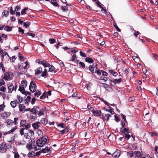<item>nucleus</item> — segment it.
Listing matches in <instances>:
<instances>
[{"mask_svg":"<svg viewBox=\"0 0 158 158\" xmlns=\"http://www.w3.org/2000/svg\"><path fill=\"white\" fill-rule=\"evenodd\" d=\"M49 142L48 137L46 136H44L39 139L36 141V143L38 146L42 147L45 144L48 143Z\"/></svg>","mask_w":158,"mask_h":158,"instance_id":"f257e3e1","label":"nucleus"},{"mask_svg":"<svg viewBox=\"0 0 158 158\" xmlns=\"http://www.w3.org/2000/svg\"><path fill=\"white\" fill-rule=\"evenodd\" d=\"M120 132L125 135V137L127 139H128L130 138V135L128 134L130 133V131L128 128L122 127L120 129Z\"/></svg>","mask_w":158,"mask_h":158,"instance_id":"f03ea898","label":"nucleus"},{"mask_svg":"<svg viewBox=\"0 0 158 158\" xmlns=\"http://www.w3.org/2000/svg\"><path fill=\"white\" fill-rule=\"evenodd\" d=\"M20 127H23V128H25L27 130L30 127V125L28 123L26 120H21L20 123Z\"/></svg>","mask_w":158,"mask_h":158,"instance_id":"7ed1b4c3","label":"nucleus"},{"mask_svg":"<svg viewBox=\"0 0 158 158\" xmlns=\"http://www.w3.org/2000/svg\"><path fill=\"white\" fill-rule=\"evenodd\" d=\"M9 148L6 144L4 143L0 144V152L2 153L6 152Z\"/></svg>","mask_w":158,"mask_h":158,"instance_id":"20e7f679","label":"nucleus"},{"mask_svg":"<svg viewBox=\"0 0 158 158\" xmlns=\"http://www.w3.org/2000/svg\"><path fill=\"white\" fill-rule=\"evenodd\" d=\"M29 89L32 92H34L36 91V85L34 82L31 81L29 86Z\"/></svg>","mask_w":158,"mask_h":158,"instance_id":"39448f33","label":"nucleus"},{"mask_svg":"<svg viewBox=\"0 0 158 158\" xmlns=\"http://www.w3.org/2000/svg\"><path fill=\"white\" fill-rule=\"evenodd\" d=\"M17 87V86L16 85L14 86L13 84H11L8 87V93H11L14 90L16 91Z\"/></svg>","mask_w":158,"mask_h":158,"instance_id":"423d86ee","label":"nucleus"},{"mask_svg":"<svg viewBox=\"0 0 158 158\" xmlns=\"http://www.w3.org/2000/svg\"><path fill=\"white\" fill-rule=\"evenodd\" d=\"M39 107L37 106H35L30 110V112L34 114H36L38 113Z\"/></svg>","mask_w":158,"mask_h":158,"instance_id":"0eeeda50","label":"nucleus"},{"mask_svg":"<svg viewBox=\"0 0 158 158\" xmlns=\"http://www.w3.org/2000/svg\"><path fill=\"white\" fill-rule=\"evenodd\" d=\"M111 116V115L109 114H105L104 116L102 115V118L103 120V121H107L109 119V118Z\"/></svg>","mask_w":158,"mask_h":158,"instance_id":"6e6552de","label":"nucleus"},{"mask_svg":"<svg viewBox=\"0 0 158 158\" xmlns=\"http://www.w3.org/2000/svg\"><path fill=\"white\" fill-rule=\"evenodd\" d=\"M20 7L18 6H15V11L16 12L15 14L17 16H20V13L19 12H18V11H19L20 10Z\"/></svg>","mask_w":158,"mask_h":158,"instance_id":"1a4fd4ad","label":"nucleus"},{"mask_svg":"<svg viewBox=\"0 0 158 158\" xmlns=\"http://www.w3.org/2000/svg\"><path fill=\"white\" fill-rule=\"evenodd\" d=\"M120 152L119 150H117L112 154V156L115 158H118L120 155Z\"/></svg>","mask_w":158,"mask_h":158,"instance_id":"9d476101","label":"nucleus"},{"mask_svg":"<svg viewBox=\"0 0 158 158\" xmlns=\"http://www.w3.org/2000/svg\"><path fill=\"white\" fill-rule=\"evenodd\" d=\"M40 122H37L33 123L32 124V126L34 129H38L40 127Z\"/></svg>","mask_w":158,"mask_h":158,"instance_id":"9b49d317","label":"nucleus"},{"mask_svg":"<svg viewBox=\"0 0 158 158\" xmlns=\"http://www.w3.org/2000/svg\"><path fill=\"white\" fill-rule=\"evenodd\" d=\"M41 152H42L44 153H46L47 152L48 153H50L51 152L50 148L48 146L46 147L45 148H43L41 150Z\"/></svg>","mask_w":158,"mask_h":158,"instance_id":"f8f14e48","label":"nucleus"},{"mask_svg":"<svg viewBox=\"0 0 158 158\" xmlns=\"http://www.w3.org/2000/svg\"><path fill=\"white\" fill-rule=\"evenodd\" d=\"M11 114V113L9 112H4L2 114V116L4 118H6L8 117Z\"/></svg>","mask_w":158,"mask_h":158,"instance_id":"ddd939ff","label":"nucleus"},{"mask_svg":"<svg viewBox=\"0 0 158 158\" xmlns=\"http://www.w3.org/2000/svg\"><path fill=\"white\" fill-rule=\"evenodd\" d=\"M92 112L93 114L95 116H100L101 111L100 110H93Z\"/></svg>","mask_w":158,"mask_h":158,"instance_id":"4468645a","label":"nucleus"},{"mask_svg":"<svg viewBox=\"0 0 158 158\" xmlns=\"http://www.w3.org/2000/svg\"><path fill=\"white\" fill-rule=\"evenodd\" d=\"M50 3L54 6L57 7H59V4L57 3L56 0H51Z\"/></svg>","mask_w":158,"mask_h":158,"instance_id":"2eb2a0df","label":"nucleus"},{"mask_svg":"<svg viewBox=\"0 0 158 158\" xmlns=\"http://www.w3.org/2000/svg\"><path fill=\"white\" fill-rule=\"evenodd\" d=\"M49 71L50 72H53L54 73H55L57 72V71L54 70L55 68L52 65H50L49 66Z\"/></svg>","mask_w":158,"mask_h":158,"instance_id":"dca6fc26","label":"nucleus"},{"mask_svg":"<svg viewBox=\"0 0 158 158\" xmlns=\"http://www.w3.org/2000/svg\"><path fill=\"white\" fill-rule=\"evenodd\" d=\"M3 78L6 80H9L10 79V74L9 73H6L4 74Z\"/></svg>","mask_w":158,"mask_h":158,"instance_id":"f3484780","label":"nucleus"},{"mask_svg":"<svg viewBox=\"0 0 158 158\" xmlns=\"http://www.w3.org/2000/svg\"><path fill=\"white\" fill-rule=\"evenodd\" d=\"M122 79L119 78L118 79H115L113 80V83L114 85H115L117 83H120L122 81Z\"/></svg>","mask_w":158,"mask_h":158,"instance_id":"a211bd4d","label":"nucleus"},{"mask_svg":"<svg viewBox=\"0 0 158 158\" xmlns=\"http://www.w3.org/2000/svg\"><path fill=\"white\" fill-rule=\"evenodd\" d=\"M25 87H23L20 85L19 86V90L23 94H25Z\"/></svg>","mask_w":158,"mask_h":158,"instance_id":"6ab92c4d","label":"nucleus"},{"mask_svg":"<svg viewBox=\"0 0 158 158\" xmlns=\"http://www.w3.org/2000/svg\"><path fill=\"white\" fill-rule=\"evenodd\" d=\"M38 111V114L39 117H40L44 114V110L42 109H40L39 108Z\"/></svg>","mask_w":158,"mask_h":158,"instance_id":"aec40b11","label":"nucleus"},{"mask_svg":"<svg viewBox=\"0 0 158 158\" xmlns=\"http://www.w3.org/2000/svg\"><path fill=\"white\" fill-rule=\"evenodd\" d=\"M6 123L7 125L10 126H12L14 124L13 120L10 119H7L6 121Z\"/></svg>","mask_w":158,"mask_h":158,"instance_id":"412c9836","label":"nucleus"},{"mask_svg":"<svg viewBox=\"0 0 158 158\" xmlns=\"http://www.w3.org/2000/svg\"><path fill=\"white\" fill-rule=\"evenodd\" d=\"M40 63L44 65L45 67H47L49 65V64L45 60L41 61L40 62Z\"/></svg>","mask_w":158,"mask_h":158,"instance_id":"4be33fe9","label":"nucleus"},{"mask_svg":"<svg viewBox=\"0 0 158 158\" xmlns=\"http://www.w3.org/2000/svg\"><path fill=\"white\" fill-rule=\"evenodd\" d=\"M21 86L26 88L27 85V82L25 80H23L21 81Z\"/></svg>","mask_w":158,"mask_h":158,"instance_id":"5701e85b","label":"nucleus"},{"mask_svg":"<svg viewBox=\"0 0 158 158\" xmlns=\"http://www.w3.org/2000/svg\"><path fill=\"white\" fill-rule=\"evenodd\" d=\"M42 69L41 67L39 68L38 69H37L35 70V74H40L42 71Z\"/></svg>","mask_w":158,"mask_h":158,"instance_id":"b1692460","label":"nucleus"},{"mask_svg":"<svg viewBox=\"0 0 158 158\" xmlns=\"http://www.w3.org/2000/svg\"><path fill=\"white\" fill-rule=\"evenodd\" d=\"M85 61L89 63H93L94 62L93 60L90 58L87 57L85 58Z\"/></svg>","mask_w":158,"mask_h":158,"instance_id":"393cba45","label":"nucleus"},{"mask_svg":"<svg viewBox=\"0 0 158 158\" xmlns=\"http://www.w3.org/2000/svg\"><path fill=\"white\" fill-rule=\"evenodd\" d=\"M25 108V106L23 104H20L19 106V110L20 112H22Z\"/></svg>","mask_w":158,"mask_h":158,"instance_id":"a878e982","label":"nucleus"},{"mask_svg":"<svg viewBox=\"0 0 158 158\" xmlns=\"http://www.w3.org/2000/svg\"><path fill=\"white\" fill-rule=\"evenodd\" d=\"M10 104L11 106L13 108H15L17 105L16 102L15 101H12L11 102Z\"/></svg>","mask_w":158,"mask_h":158,"instance_id":"bb28decb","label":"nucleus"},{"mask_svg":"<svg viewBox=\"0 0 158 158\" xmlns=\"http://www.w3.org/2000/svg\"><path fill=\"white\" fill-rule=\"evenodd\" d=\"M89 69L90 71L92 73H94V65H90L89 66Z\"/></svg>","mask_w":158,"mask_h":158,"instance_id":"cd10ccee","label":"nucleus"},{"mask_svg":"<svg viewBox=\"0 0 158 158\" xmlns=\"http://www.w3.org/2000/svg\"><path fill=\"white\" fill-rule=\"evenodd\" d=\"M17 127L16 126L13 127L11 130L8 131V133H13L17 129Z\"/></svg>","mask_w":158,"mask_h":158,"instance_id":"c85d7f7f","label":"nucleus"},{"mask_svg":"<svg viewBox=\"0 0 158 158\" xmlns=\"http://www.w3.org/2000/svg\"><path fill=\"white\" fill-rule=\"evenodd\" d=\"M12 28L8 26H6L4 29V30L7 31H11Z\"/></svg>","mask_w":158,"mask_h":158,"instance_id":"c756f323","label":"nucleus"},{"mask_svg":"<svg viewBox=\"0 0 158 158\" xmlns=\"http://www.w3.org/2000/svg\"><path fill=\"white\" fill-rule=\"evenodd\" d=\"M77 58V57L76 55V54H73V55H72V57L69 61H75Z\"/></svg>","mask_w":158,"mask_h":158,"instance_id":"7c9ffc66","label":"nucleus"},{"mask_svg":"<svg viewBox=\"0 0 158 158\" xmlns=\"http://www.w3.org/2000/svg\"><path fill=\"white\" fill-rule=\"evenodd\" d=\"M41 94V92L39 90H37L35 93L34 95L35 97H38Z\"/></svg>","mask_w":158,"mask_h":158,"instance_id":"2f4dec72","label":"nucleus"},{"mask_svg":"<svg viewBox=\"0 0 158 158\" xmlns=\"http://www.w3.org/2000/svg\"><path fill=\"white\" fill-rule=\"evenodd\" d=\"M109 71L110 73H111L112 74H113V75H114V76H116L118 74L117 73V72L114 71L113 70H109Z\"/></svg>","mask_w":158,"mask_h":158,"instance_id":"473e14b6","label":"nucleus"},{"mask_svg":"<svg viewBox=\"0 0 158 158\" xmlns=\"http://www.w3.org/2000/svg\"><path fill=\"white\" fill-rule=\"evenodd\" d=\"M47 70L45 69L44 71L42 72V74H41V76L42 77H45L47 75Z\"/></svg>","mask_w":158,"mask_h":158,"instance_id":"72a5a7b5","label":"nucleus"},{"mask_svg":"<svg viewBox=\"0 0 158 158\" xmlns=\"http://www.w3.org/2000/svg\"><path fill=\"white\" fill-rule=\"evenodd\" d=\"M26 147L29 151L32 148V145L31 144L27 143L26 145Z\"/></svg>","mask_w":158,"mask_h":158,"instance_id":"f704fd0d","label":"nucleus"},{"mask_svg":"<svg viewBox=\"0 0 158 158\" xmlns=\"http://www.w3.org/2000/svg\"><path fill=\"white\" fill-rule=\"evenodd\" d=\"M18 120L19 118H18L15 117L14 118V120L13 121V122L15 125H16L18 124Z\"/></svg>","mask_w":158,"mask_h":158,"instance_id":"c9c22d12","label":"nucleus"},{"mask_svg":"<svg viewBox=\"0 0 158 158\" xmlns=\"http://www.w3.org/2000/svg\"><path fill=\"white\" fill-rule=\"evenodd\" d=\"M17 98L19 102L21 103L23 102V98L22 97H20V96L19 95H17Z\"/></svg>","mask_w":158,"mask_h":158,"instance_id":"e433bc0d","label":"nucleus"},{"mask_svg":"<svg viewBox=\"0 0 158 158\" xmlns=\"http://www.w3.org/2000/svg\"><path fill=\"white\" fill-rule=\"evenodd\" d=\"M2 69L3 72L4 73L5 72V69L2 62H1L0 63V69Z\"/></svg>","mask_w":158,"mask_h":158,"instance_id":"4c0bfd02","label":"nucleus"},{"mask_svg":"<svg viewBox=\"0 0 158 158\" xmlns=\"http://www.w3.org/2000/svg\"><path fill=\"white\" fill-rule=\"evenodd\" d=\"M9 12L7 10H4L2 13V15L3 16H5V17H6L7 15H8L9 14Z\"/></svg>","mask_w":158,"mask_h":158,"instance_id":"58836bf2","label":"nucleus"},{"mask_svg":"<svg viewBox=\"0 0 158 158\" xmlns=\"http://www.w3.org/2000/svg\"><path fill=\"white\" fill-rule=\"evenodd\" d=\"M30 23L29 22H27L23 23V25L25 28L28 27L30 25Z\"/></svg>","mask_w":158,"mask_h":158,"instance_id":"ea45409f","label":"nucleus"},{"mask_svg":"<svg viewBox=\"0 0 158 158\" xmlns=\"http://www.w3.org/2000/svg\"><path fill=\"white\" fill-rule=\"evenodd\" d=\"M28 9L27 8H25L24 9H23L21 11V14L22 15H23L24 14H26L27 12L26 10H27Z\"/></svg>","mask_w":158,"mask_h":158,"instance_id":"a19ab883","label":"nucleus"},{"mask_svg":"<svg viewBox=\"0 0 158 158\" xmlns=\"http://www.w3.org/2000/svg\"><path fill=\"white\" fill-rule=\"evenodd\" d=\"M47 120L44 118H42L40 120V122L42 124H46L47 123Z\"/></svg>","mask_w":158,"mask_h":158,"instance_id":"79ce46f5","label":"nucleus"},{"mask_svg":"<svg viewBox=\"0 0 158 158\" xmlns=\"http://www.w3.org/2000/svg\"><path fill=\"white\" fill-rule=\"evenodd\" d=\"M61 9L62 10L64 11H68V9L66 6H61Z\"/></svg>","mask_w":158,"mask_h":158,"instance_id":"37998d69","label":"nucleus"},{"mask_svg":"<svg viewBox=\"0 0 158 158\" xmlns=\"http://www.w3.org/2000/svg\"><path fill=\"white\" fill-rule=\"evenodd\" d=\"M25 129V128H22L20 129L19 132L21 135H23L24 134V130Z\"/></svg>","mask_w":158,"mask_h":158,"instance_id":"c03bdc74","label":"nucleus"},{"mask_svg":"<svg viewBox=\"0 0 158 158\" xmlns=\"http://www.w3.org/2000/svg\"><path fill=\"white\" fill-rule=\"evenodd\" d=\"M79 65L80 67H81L83 68H84L85 67V64L82 62H80L79 63Z\"/></svg>","mask_w":158,"mask_h":158,"instance_id":"a18cd8bd","label":"nucleus"},{"mask_svg":"<svg viewBox=\"0 0 158 158\" xmlns=\"http://www.w3.org/2000/svg\"><path fill=\"white\" fill-rule=\"evenodd\" d=\"M69 131L68 129L66 128L61 131L60 134H63L65 132L67 133Z\"/></svg>","mask_w":158,"mask_h":158,"instance_id":"49530a36","label":"nucleus"},{"mask_svg":"<svg viewBox=\"0 0 158 158\" xmlns=\"http://www.w3.org/2000/svg\"><path fill=\"white\" fill-rule=\"evenodd\" d=\"M49 41L50 44H54L56 42V40L54 39H50Z\"/></svg>","mask_w":158,"mask_h":158,"instance_id":"de8ad7c7","label":"nucleus"},{"mask_svg":"<svg viewBox=\"0 0 158 158\" xmlns=\"http://www.w3.org/2000/svg\"><path fill=\"white\" fill-rule=\"evenodd\" d=\"M128 154V155L129 156V157H132L133 155V153L132 151H130L129 152H127Z\"/></svg>","mask_w":158,"mask_h":158,"instance_id":"09e8293b","label":"nucleus"},{"mask_svg":"<svg viewBox=\"0 0 158 158\" xmlns=\"http://www.w3.org/2000/svg\"><path fill=\"white\" fill-rule=\"evenodd\" d=\"M36 118V116H35L31 115L30 116V119L32 121H34Z\"/></svg>","mask_w":158,"mask_h":158,"instance_id":"8fccbe9b","label":"nucleus"},{"mask_svg":"<svg viewBox=\"0 0 158 158\" xmlns=\"http://www.w3.org/2000/svg\"><path fill=\"white\" fill-rule=\"evenodd\" d=\"M134 154L136 155L137 156L139 157L141 156V153L139 151H135L134 152Z\"/></svg>","mask_w":158,"mask_h":158,"instance_id":"3c124183","label":"nucleus"},{"mask_svg":"<svg viewBox=\"0 0 158 158\" xmlns=\"http://www.w3.org/2000/svg\"><path fill=\"white\" fill-rule=\"evenodd\" d=\"M41 153L40 151L37 152H36V153L34 152V154H35V155H33L34 156H39Z\"/></svg>","mask_w":158,"mask_h":158,"instance_id":"603ef678","label":"nucleus"},{"mask_svg":"<svg viewBox=\"0 0 158 158\" xmlns=\"http://www.w3.org/2000/svg\"><path fill=\"white\" fill-rule=\"evenodd\" d=\"M5 105L4 104L0 105V111H3L4 108L5 107Z\"/></svg>","mask_w":158,"mask_h":158,"instance_id":"864d4df0","label":"nucleus"},{"mask_svg":"<svg viewBox=\"0 0 158 158\" xmlns=\"http://www.w3.org/2000/svg\"><path fill=\"white\" fill-rule=\"evenodd\" d=\"M24 137L27 139H30V136L27 133H25L24 135Z\"/></svg>","mask_w":158,"mask_h":158,"instance_id":"5fc2aeb1","label":"nucleus"},{"mask_svg":"<svg viewBox=\"0 0 158 158\" xmlns=\"http://www.w3.org/2000/svg\"><path fill=\"white\" fill-rule=\"evenodd\" d=\"M80 56L83 57H85L86 56L85 53L83 52L82 51L80 52Z\"/></svg>","mask_w":158,"mask_h":158,"instance_id":"6e6d98bb","label":"nucleus"},{"mask_svg":"<svg viewBox=\"0 0 158 158\" xmlns=\"http://www.w3.org/2000/svg\"><path fill=\"white\" fill-rule=\"evenodd\" d=\"M6 88L4 86H2L0 88V90L2 92H5Z\"/></svg>","mask_w":158,"mask_h":158,"instance_id":"4d7b16f0","label":"nucleus"},{"mask_svg":"<svg viewBox=\"0 0 158 158\" xmlns=\"http://www.w3.org/2000/svg\"><path fill=\"white\" fill-rule=\"evenodd\" d=\"M19 57L20 59V60H21V61H24V58L23 57V56L22 54H20Z\"/></svg>","mask_w":158,"mask_h":158,"instance_id":"13d9d810","label":"nucleus"},{"mask_svg":"<svg viewBox=\"0 0 158 158\" xmlns=\"http://www.w3.org/2000/svg\"><path fill=\"white\" fill-rule=\"evenodd\" d=\"M150 134H151L152 136H157L158 135V133L155 132H154L153 133L152 132H150L149 133Z\"/></svg>","mask_w":158,"mask_h":158,"instance_id":"bf43d9fd","label":"nucleus"},{"mask_svg":"<svg viewBox=\"0 0 158 158\" xmlns=\"http://www.w3.org/2000/svg\"><path fill=\"white\" fill-rule=\"evenodd\" d=\"M15 10H13L12 7H11L10 10V14L12 15H14L15 14Z\"/></svg>","mask_w":158,"mask_h":158,"instance_id":"052dcab7","label":"nucleus"},{"mask_svg":"<svg viewBox=\"0 0 158 158\" xmlns=\"http://www.w3.org/2000/svg\"><path fill=\"white\" fill-rule=\"evenodd\" d=\"M28 131L31 136H33L34 135V132L33 130H29Z\"/></svg>","mask_w":158,"mask_h":158,"instance_id":"680f3d73","label":"nucleus"},{"mask_svg":"<svg viewBox=\"0 0 158 158\" xmlns=\"http://www.w3.org/2000/svg\"><path fill=\"white\" fill-rule=\"evenodd\" d=\"M46 94L44 93L40 97V98L41 99H43L46 98Z\"/></svg>","mask_w":158,"mask_h":158,"instance_id":"e2e57ef3","label":"nucleus"},{"mask_svg":"<svg viewBox=\"0 0 158 158\" xmlns=\"http://www.w3.org/2000/svg\"><path fill=\"white\" fill-rule=\"evenodd\" d=\"M97 69V68L96 69L95 73H97L98 75H100L101 74L100 70L99 69L96 70Z\"/></svg>","mask_w":158,"mask_h":158,"instance_id":"0e129e2a","label":"nucleus"},{"mask_svg":"<svg viewBox=\"0 0 158 158\" xmlns=\"http://www.w3.org/2000/svg\"><path fill=\"white\" fill-rule=\"evenodd\" d=\"M19 31L20 32H21L22 34H23L24 33V30L20 27H19Z\"/></svg>","mask_w":158,"mask_h":158,"instance_id":"69168bd1","label":"nucleus"},{"mask_svg":"<svg viewBox=\"0 0 158 158\" xmlns=\"http://www.w3.org/2000/svg\"><path fill=\"white\" fill-rule=\"evenodd\" d=\"M19 154L18 153H15V154L14 155V157L15 158H19Z\"/></svg>","mask_w":158,"mask_h":158,"instance_id":"338daca9","label":"nucleus"},{"mask_svg":"<svg viewBox=\"0 0 158 158\" xmlns=\"http://www.w3.org/2000/svg\"><path fill=\"white\" fill-rule=\"evenodd\" d=\"M114 116L115 119V121H116L117 122H118L120 121V120L118 116L115 115Z\"/></svg>","mask_w":158,"mask_h":158,"instance_id":"774afa93","label":"nucleus"}]
</instances>
